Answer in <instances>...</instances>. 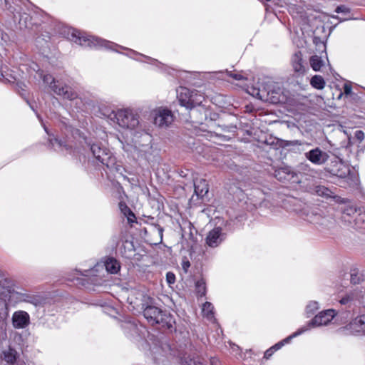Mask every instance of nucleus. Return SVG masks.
Returning a JSON list of instances; mask_svg holds the SVG:
<instances>
[{
	"label": "nucleus",
	"instance_id": "nucleus-1",
	"mask_svg": "<svg viewBox=\"0 0 365 365\" xmlns=\"http://www.w3.org/2000/svg\"><path fill=\"white\" fill-rule=\"evenodd\" d=\"M0 299L4 301V312L0 314V319L7 315V307H14L17 304L25 302L35 307H41L45 303V299L40 294L24 290L16 286L14 282L8 279L0 281Z\"/></svg>",
	"mask_w": 365,
	"mask_h": 365
},
{
	"label": "nucleus",
	"instance_id": "nucleus-2",
	"mask_svg": "<svg viewBox=\"0 0 365 365\" xmlns=\"http://www.w3.org/2000/svg\"><path fill=\"white\" fill-rule=\"evenodd\" d=\"M143 316L152 325H158L159 328L172 329L175 324L173 316L161 309L148 304L143 311Z\"/></svg>",
	"mask_w": 365,
	"mask_h": 365
},
{
	"label": "nucleus",
	"instance_id": "nucleus-3",
	"mask_svg": "<svg viewBox=\"0 0 365 365\" xmlns=\"http://www.w3.org/2000/svg\"><path fill=\"white\" fill-rule=\"evenodd\" d=\"M110 118L121 128L130 130H135L140 124L138 115L128 108L113 111Z\"/></svg>",
	"mask_w": 365,
	"mask_h": 365
},
{
	"label": "nucleus",
	"instance_id": "nucleus-4",
	"mask_svg": "<svg viewBox=\"0 0 365 365\" xmlns=\"http://www.w3.org/2000/svg\"><path fill=\"white\" fill-rule=\"evenodd\" d=\"M70 40L82 46L88 47H106L113 49L114 46H118L113 42L92 36H86L80 31L73 30L71 33Z\"/></svg>",
	"mask_w": 365,
	"mask_h": 365
},
{
	"label": "nucleus",
	"instance_id": "nucleus-5",
	"mask_svg": "<svg viewBox=\"0 0 365 365\" xmlns=\"http://www.w3.org/2000/svg\"><path fill=\"white\" fill-rule=\"evenodd\" d=\"M40 76L43 83L47 85L55 94L70 101L76 98L77 93L68 85L63 84L58 80L55 79L51 75H42V73H41Z\"/></svg>",
	"mask_w": 365,
	"mask_h": 365
},
{
	"label": "nucleus",
	"instance_id": "nucleus-6",
	"mask_svg": "<svg viewBox=\"0 0 365 365\" xmlns=\"http://www.w3.org/2000/svg\"><path fill=\"white\" fill-rule=\"evenodd\" d=\"M339 303L353 312L357 311L360 307H365V290L356 288L346 293Z\"/></svg>",
	"mask_w": 365,
	"mask_h": 365
},
{
	"label": "nucleus",
	"instance_id": "nucleus-7",
	"mask_svg": "<svg viewBox=\"0 0 365 365\" xmlns=\"http://www.w3.org/2000/svg\"><path fill=\"white\" fill-rule=\"evenodd\" d=\"M177 97L180 106L187 109H192L202 103V97L185 87H180L177 90Z\"/></svg>",
	"mask_w": 365,
	"mask_h": 365
},
{
	"label": "nucleus",
	"instance_id": "nucleus-8",
	"mask_svg": "<svg viewBox=\"0 0 365 365\" xmlns=\"http://www.w3.org/2000/svg\"><path fill=\"white\" fill-rule=\"evenodd\" d=\"M152 298L140 290H131L128 302L132 306L133 309L137 312H143L148 304H151Z\"/></svg>",
	"mask_w": 365,
	"mask_h": 365
},
{
	"label": "nucleus",
	"instance_id": "nucleus-9",
	"mask_svg": "<svg viewBox=\"0 0 365 365\" xmlns=\"http://www.w3.org/2000/svg\"><path fill=\"white\" fill-rule=\"evenodd\" d=\"M91 150L94 158L107 168H112L115 163V158L105 147L97 143L91 145Z\"/></svg>",
	"mask_w": 365,
	"mask_h": 365
},
{
	"label": "nucleus",
	"instance_id": "nucleus-10",
	"mask_svg": "<svg viewBox=\"0 0 365 365\" xmlns=\"http://www.w3.org/2000/svg\"><path fill=\"white\" fill-rule=\"evenodd\" d=\"M174 120L171 110L159 108L154 111V123L158 127H168Z\"/></svg>",
	"mask_w": 365,
	"mask_h": 365
},
{
	"label": "nucleus",
	"instance_id": "nucleus-11",
	"mask_svg": "<svg viewBox=\"0 0 365 365\" xmlns=\"http://www.w3.org/2000/svg\"><path fill=\"white\" fill-rule=\"evenodd\" d=\"M305 158L315 165H322L329 159L328 153L317 147L304 153Z\"/></svg>",
	"mask_w": 365,
	"mask_h": 365
},
{
	"label": "nucleus",
	"instance_id": "nucleus-12",
	"mask_svg": "<svg viewBox=\"0 0 365 365\" xmlns=\"http://www.w3.org/2000/svg\"><path fill=\"white\" fill-rule=\"evenodd\" d=\"M335 315L336 312L334 309H331L322 311L319 312L317 315H316L307 326L303 328L307 329V331L311 326L327 325L333 319Z\"/></svg>",
	"mask_w": 365,
	"mask_h": 365
},
{
	"label": "nucleus",
	"instance_id": "nucleus-13",
	"mask_svg": "<svg viewBox=\"0 0 365 365\" xmlns=\"http://www.w3.org/2000/svg\"><path fill=\"white\" fill-rule=\"evenodd\" d=\"M141 140H138L137 139L135 140V148L138 150L140 155L147 158V154H150L152 145V136L149 135L146 132H143L140 135Z\"/></svg>",
	"mask_w": 365,
	"mask_h": 365
},
{
	"label": "nucleus",
	"instance_id": "nucleus-14",
	"mask_svg": "<svg viewBox=\"0 0 365 365\" xmlns=\"http://www.w3.org/2000/svg\"><path fill=\"white\" fill-rule=\"evenodd\" d=\"M11 321L15 329H25L30 324V316L26 311L18 310L14 312Z\"/></svg>",
	"mask_w": 365,
	"mask_h": 365
},
{
	"label": "nucleus",
	"instance_id": "nucleus-15",
	"mask_svg": "<svg viewBox=\"0 0 365 365\" xmlns=\"http://www.w3.org/2000/svg\"><path fill=\"white\" fill-rule=\"evenodd\" d=\"M225 239V234L221 227H215L210 230L206 237V243L210 247L219 246Z\"/></svg>",
	"mask_w": 365,
	"mask_h": 365
},
{
	"label": "nucleus",
	"instance_id": "nucleus-16",
	"mask_svg": "<svg viewBox=\"0 0 365 365\" xmlns=\"http://www.w3.org/2000/svg\"><path fill=\"white\" fill-rule=\"evenodd\" d=\"M346 329L353 334L365 335V314L354 318L347 324Z\"/></svg>",
	"mask_w": 365,
	"mask_h": 365
},
{
	"label": "nucleus",
	"instance_id": "nucleus-17",
	"mask_svg": "<svg viewBox=\"0 0 365 365\" xmlns=\"http://www.w3.org/2000/svg\"><path fill=\"white\" fill-rule=\"evenodd\" d=\"M292 64L294 71L299 75L305 72V66L302 61V55L301 52H297L294 54L292 58Z\"/></svg>",
	"mask_w": 365,
	"mask_h": 365
},
{
	"label": "nucleus",
	"instance_id": "nucleus-18",
	"mask_svg": "<svg viewBox=\"0 0 365 365\" xmlns=\"http://www.w3.org/2000/svg\"><path fill=\"white\" fill-rule=\"evenodd\" d=\"M49 143L52 148L56 151H66V153H70L69 150L71 148V146L69 145L66 141L58 140V138L53 137L49 138Z\"/></svg>",
	"mask_w": 365,
	"mask_h": 365
},
{
	"label": "nucleus",
	"instance_id": "nucleus-19",
	"mask_svg": "<svg viewBox=\"0 0 365 365\" xmlns=\"http://www.w3.org/2000/svg\"><path fill=\"white\" fill-rule=\"evenodd\" d=\"M195 192L197 197H202L208 192V185L204 179H196L194 181Z\"/></svg>",
	"mask_w": 365,
	"mask_h": 365
},
{
	"label": "nucleus",
	"instance_id": "nucleus-20",
	"mask_svg": "<svg viewBox=\"0 0 365 365\" xmlns=\"http://www.w3.org/2000/svg\"><path fill=\"white\" fill-rule=\"evenodd\" d=\"M104 266L108 272L117 274L120 269L119 262L113 257H108L104 261Z\"/></svg>",
	"mask_w": 365,
	"mask_h": 365
},
{
	"label": "nucleus",
	"instance_id": "nucleus-21",
	"mask_svg": "<svg viewBox=\"0 0 365 365\" xmlns=\"http://www.w3.org/2000/svg\"><path fill=\"white\" fill-rule=\"evenodd\" d=\"M307 329H304V328H301L299 329H298L297 331H295L294 333H293L292 334H291L290 336H289L288 337H287L286 339H283L282 341L277 343L276 344H274L273 346H272V348L273 349V350L275 351L277 350H279V349H281L285 344H287L289 342V341L302 334V333H304V331H307Z\"/></svg>",
	"mask_w": 365,
	"mask_h": 365
},
{
	"label": "nucleus",
	"instance_id": "nucleus-22",
	"mask_svg": "<svg viewBox=\"0 0 365 365\" xmlns=\"http://www.w3.org/2000/svg\"><path fill=\"white\" fill-rule=\"evenodd\" d=\"M213 310L214 307L210 302H207L202 305V312L203 316L210 322L215 321Z\"/></svg>",
	"mask_w": 365,
	"mask_h": 365
},
{
	"label": "nucleus",
	"instance_id": "nucleus-23",
	"mask_svg": "<svg viewBox=\"0 0 365 365\" xmlns=\"http://www.w3.org/2000/svg\"><path fill=\"white\" fill-rule=\"evenodd\" d=\"M3 359L9 364H14L16 360L17 352L11 348L4 350L2 353Z\"/></svg>",
	"mask_w": 365,
	"mask_h": 365
},
{
	"label": "nucleus",
	"instance_id": "nucleus-24",
	"mask_svg": "<svg viewBox=\"0 0 365 365\" xmlns=\"http://www.w3.org/2000/svg\"><path fill=\"white\" fill-rule=\"evenodd\" d=\"M119 207L123 215L127 217L128 221L129 222H133L135 219V216L133 212L130 210V209L124 203L120 202L119 203Z\"/></svg>",
	"mask_w": 365,
	"mask_h": 365
},
{
	"label": "nucleus",
	"instance_id": "nucleus-25",
	"mask_svg": "<svg viewBox=\"0 0 365 365\" xmlns=\"http://www.w3.org/2000/svg\"><path fill=\"white\" fill-rule=\"evenodd\" d=\"M310 83L312 87L319 90L323 89L325 86L324 78L319 75L314 76L311 79Z\"/></svg>",
	"mask_w": 365,
	"mask_h": 365
},
{
	"label": "nucleus",
	"instance_id": "nucleus-26",
	"mask_svg": "<svg viewBox=\"0 0 365 365\" xmlns=\"http://www.w3.org/2000/svg\"><path fill=\"white\" fill-rule=\"evenodd\" d=\"M309 62L311 67L315 71H319L324 65V61L322 60L321 57L317 55L312 56L310 58Z\"/></svg>",
	"mask_w": 365,
	"mask_h": 365
},
{
	"label": "nucleus",
	"instance_id": "nucleus-27",
	"mask_svg": "<svg viewBox=\"0 0 365 365\" xmlns=\"http://www.w3.org/2000/svg\"><path fill=\"white\" fill-rule=\"evenodd\" d=\"M319 309V303L317 301H310L305 308V313L307 317H311Z\"/></svg>",
	"mask_w": 365,
	"mask_h": 365
},
{
	"label": "nucleus",
	"instance_id": "nucleus-28",
	"mask_svg": "<svg viewBox=\"0 0 365 365\" xmlns=\"http://www.w3.org/2000/svg\"><path fill=\"white\" fill-rule=\"evenodd\" d=\"M182 365H204L203 359L198 356L192 358H185L182 361Z\"/></svg>",
	"mask_w": 365,
	"mask_h": 365
},
{
	"label": "nucleus",
	"instance_id": "nucleus-29",
	"mask_svg": "<svg viewBox=\"0 0 365 365\" xmlns=\"http://www.w3.org/2000/svg\"><path fill=\"white\" fill-rule=\"evenodd\" d=\"M295 145H310V143L299 140H282L280 142V146L282 147H289Z\"/></svg>",
	"mask_w": 365,
	"mask_h": 365
},
{
	"label": "nucleus",
	"instance_id": "nucleus-30",
	"mask_svg": "<svg viewBox=\"0 0 365 365\" xmlns=\"http://www.w3.org/2000/svg\"><path fill=\"white\" fill-rule=\"evenodd\" d=\"M355 225L356 229L365 230V212L357 214Z\"/></svg>",
	"mask_w": 365,
	"mask_h": 365
},
{
	"label": "nucleus",
	"instance_id": "nucleus-31",
	"mask_svg": "<svg viewBox=\"0 0 365 365\" xmlns=\"http://www.w3.org/2000/svg\"><path fill=\"white\" fill-rule=\"evenodd\" d=\"M195 287L197 292L200 296H204L206 292V287H205V282L203 279H200L196 282L195 283Z\"/></svg>",
	"mask_w": 365,
	"mask_h": 365
},
{
	"label": "nucleus",
	"instance_id": "nucleus-32",
	"mask_svg": "<svg viewBox=\"0 0 365 365\" xmlns=\"http://www.w3.org/2000/svg\"><path fill=\"white\" fill-rule=\"evenodd\" d=\"M317 193L320 196H324L327 197H331V191L323 186H319L317 187Z\"/></svg>",
	"mask_w": 365,
	"mask_h": 365
},
{
	"label": "nucleus",
	"instance_id": "nucleus-33",
	"mask_svg": "<svg viewBox=\"0 0 365 365\" xmlns=\"http://www.w3.org/2000/svg\"><path fill=\"white\" fill-rule=\"evenodd\" d=\"M283 140H279L275 137L269 136V138H266L264 140V143L267 145H269L273 147H277V145L280 146V142Z\"/></svg>",
	"mask_w": 365,
	"mask_h": 365
},
{
	"label": "nucleus",
	"instance_id": "nucleus-34",
	"mask_svg": "<svg viewBox=\"0 0 365 365\" xmlns=\"http://www.w3.org/2000/svg\"><path fill=\"white\" fill-rule=\"evenodd\" d=\"M257 97L262 100V101H269V100H271L272 103H277L279 100L278 99H272L274 98V96L271 97V98H268V96H265V95L264 93H261L259 91H257ZM269 95V92L267 93V96Z\"/></svg>",
	"mask_w": 365,
	"mask_h": 365
},
{
	"label": "nucleus",
	"instance_id": "nucleus-35",
	"mask_svg": "<svg viewBox=\"0 0 365 365\" xmlns=\"http://www.w3.org/2000/svg\"><path fill=\"white\" fill-rule=\"evenodd\" d=\"M181 265H182V268L184 270V272H187V271H188V269H189V268L190 267V261L187 259V258L186 257H184L182 259Z\"/></svg>",
	"mask_w": 365,
	"mask_h": 365
},
{
	"label": "nucleus",
	"instance_id": "nucleus-36",
	"mask_svg": "<svg viewBox=\"0 0 365 365\" xmlns=\"http://www.w3.org/2000/svg\"><path fill=\"white\" fill-rule=\"evenodd\" d=\"M166 281L169 284H173L175 282V275L171 272H169L166 274Z\"/></svg>",
	"mask_w": 365,
	"mask_h": 365
},
{
	"label": "nucleus",
	"instance_id": "nucleus-37",
	"mask_svg": "<svg viewBox=\"0 0 365 365\" xmlns=\"http://www.w3.org/2000/svg\"><path fill=\"white\" fill-rule=\"evenodd\" d=\"M355 138L361 143L364 139V133L362 130H356L355 132Z\"/></svg>",
	"mask_w": 365,
	"mask_h": 365
},
{
	"label": "nucleus",
	"instance_id": "nucleus-38",
	"mask_svg": "<svg viewBox=\"0 0 365 365\" xmlns=\"http://www.w3.org/2000/svg\"><path fill=\"white\" fill-rule=\"evenodd\" d=\"M229 75L237 81H241L245 79V78L240 73H233L232 72H230Z\"/></svg>",
	"mask_w": 365,
	"mask_h": 365
},
{
	"label": "nucleus",
	"instance_id": "nucleus-39",
	"mask_svg": "<svg viewBox=\"0 0 365 365\" xmlns=\"http://www.w3.org/2000/svg\"><path fill=\"white\" fill-rule=\"evenodd\" d=\"M351 86L349 83H345L344 86V92L346 95H349L351 93Z\"/></svg>",
	"mask_w": 365,
	"mask_h": 365
},
{
	"label": "nucleus",
	"instance_id": "nucleus-40",
	"mask_svg": "<svg viewBox=\"0 0 365 365\" xmlns=\"http://www.w3.org/2000/svg\"><path fill=\"white\" fill-rule=\"evenodd\" d=\"M335 11L336 13H340V12L347 13V12H349V9L344 6H339L336 7Z\"/></svg>",
	"mask_w": 365,
	"mask_h": 365
},
{
	"label": "nucleus",
	"instance_id": "nucleus-41",
	"mask_svg": "<svg viewBox=\"0 0 365 365\" xmlns=\"http://www.w3.org/2000/svg\"><path fill=\"white\" fill-rule=\"evenodd\" d=\"M274 352V351L273 350V349L271 347L269 348V349H267L265 352H264V357L267 359H269L271 357V356L273 354V353Z\"/></svg>",
	"mask_w": 365,
	"mask_h": 365
},
{
	"label": "nucleus",
	"instance_id": "nucleus-42",
	"mask_svg": "<svg viewBox=\"0 0 365 365\" xmlns=\"http://www.w3.org/2000/svg\"><path fill=\"white\" fill-rule=\"evenodd\" d=\"M155 229H156V231L158 232V233L160 235V240H162V238H163V228L160 227L159 225H157V226H155Z\"/></svg>",
	"mask_w": 365,
	"mask_h": 365
},
{
	"label": "nucleus",
	"instance_id": "nucleus-43",
	"mask_svg": "<svg viewBox=\"0 0 365 365\" xmlns=\"http://www.w3.org/2000/svg\"><path fill=\"white\" fill-rule=\"evenodd\" d=\"M356 213V210L352 208V207H349V209H347L346 210L344 211V214H347L348 215H350L351 213Z\"/></svg>",
	"mask_w": 365,
	"mask_h": 365
},
{
	"label": "nucleus",
	"instance_id": "nucleus-44",
	"mask_svg": "<svg viewBox=\"0 0 365 365\" xmlns=\"http://www.w3.org/2000/svg\"><path fill=\"white\" fill-rule=\"evenodd\" d=\"M277 174H276V176L277 177L278 175H279L281 174V173H284V170L283 169H280L279 170L277 171Z\"/></svg>",
	"mask_w": 365,
	"mask_h": 365
},
{
	"label": "nucleus",
	"instance_id": "nucleus-45",
	"mask_svg": "<svg viewBox=\"0 0 365 365\" xmlns=\"http://www.w3.org/2000/svg\"><path fill=\"white\" fill-rule=\"evenodd\" d=\"M127 325L130 327L136 328V326L133 324H127Z\"/></svg>",
	"mask_w": 365,
	"mask_h": 365
},
{
	"label": "nucleus",
	"instance_id": "nucleus-46",
	"mask_svg": "<svg viewBox=\"0 0 365 365\" xmlns=\"http://www.w3.org/2000/svg\"><path fill=\"white\" fill-rule=\"evenodd\" d=\"M146 58H149L152 61H157V60H155V59H151L150 58H149L148 56H145Z\"/></svg>",
	"mask_w": 365,
	"mask_h": 365
},
{
	"label": "nucleus",
	"instance_id": "nucleus-47",
	"mask_svg": "<svg viewBox=\"0 0 365 365\" xmlns=\"http://www.w3.org/2000/svg\"><path fill=\"white\" fill-rule=\"evenodd\" d=\"M43 128H44L45 131L48 134V130H47V128L45 127V125H43Z\"/></svg>",
	"mask_w": 365,
	"mask_h": 365
},
{
	"label": "nucleus",
	"instance_id": "nucleus-48",
	"mask_svg": "<svg viewBox=\"0 0 365 365\" xmlns=\"http://www.w3.org/2000/svg\"><path fill=\"white\" fill-rule=\"evenodd\" d=\"M123 149H124L125 151H128V150L125 149V148L124 147V145H123Z\"/></svg>",
	"mask_w": 365,
	"mask_h": 365
},
{
	"label": "nucleus",
	"instance_id": "nucleus-49",
	"mask_svg": "<svg viewBox=\"0 0 365 365\" xmlns=\"http://www.w3.org/2000/svg\"><path fill=\"white\" fill-rule=\"evenodd\" d=\"M82 274L85 275V276H88V274H87V273H83Z\"/></svg>",
	"mask_w": 365,
	"mask_h": 365
},
{
	"label": "nucleus",
	"instance_id": "nucleus-50",
	"mask_svg": "<svg viewBox=\"0 0 365 365\" xmlns=\"http://www.w3.org/2000/svg\"><path fill=\"white\" fill-rule=\"evenodd\" d=\"M290 9V11H291L293 9V7H292H292H290V9Z\"/></svg>",
	"mask_w": 365,
	"mask_h": 365
}]
</instances>
